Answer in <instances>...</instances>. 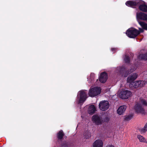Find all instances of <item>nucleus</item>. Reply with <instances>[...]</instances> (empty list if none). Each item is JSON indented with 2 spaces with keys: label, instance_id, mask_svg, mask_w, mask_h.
<instances>
[{
  "label": "nucleus",
  "instance_id": "f257e3e1",
  "mask_svg": "<svg viewBox=\"0 0 147 147\" xmlns=\"http://www.w3.org/2000/svg\"><path fill=\"white\" fill-rule=\"evenodd\" d=\"M125 4L127 6L131 7L135 6H139L140 9L144 12H147V5H145L144 2L142 0H135L128 1L126 2Z\"/></svg>",
  "mask_w": 147,
  "mask_h": 147
},
{
  "label": "nucleus",
  "instance_id": "f03ea898",
  "mask_svg": "<svg viewBox=\"0 0 147 147\" xmlns=\"http://www.w3.org/2000/svg\"><path fill=\"white\" fill-rule=\"evenodd\" d=\"M137 20L141 27L144 29L147 30V24L139 20H146L147 19V15L141 12H137L136 13Z\"/></svg>",
  "mask_w": 147,
  "mask_h": 147
},
{
  "label": "nucleus",
  "instance_id": "7ed1b4c3",
  "mask_svg": "<svg viewBox=\"0 0 147 147\" xmlns=\"http://www.w3.org/2000/svg\"><path fill=\"white\" fill-rule=\"evenodd\" d=\"M92 121L96 125H99L102 124L104 122H107L109 121V118L106 117L105 118L98 115H96L93 116Z\"/></svg>",
  "mask_w": 147,
  "mask_h": 147
},
{
  "label": "nucleus",
  "instance_id": "20e7f679",
  "mask_svg": "<svg viewBox=\"0 0 147 147\" xmlns=\"http://www.w3.org/2000/svg\"><path fill=\"white\" fill-rule=\"evenodd\" d=\"M139 31L134 28H131L129 29L126 32V34L127 36L131 38H134L140 34V32H142L143 30L142 29L139 28Z\"/></svg>",
  "mask_w": 147,
  "mask_h": 147
},
{
  "label": "nucleus",
  "instance_id": "39448f33",
  "mask_svg": "<svg viewBox=\"0 0 147 147\" xmlns=\"http://www.w3.org/2000/svg\"><path fill=\"white\" fill-rule=\"evenodd\" d=\"M87 92L85 90H81L78 92L76 102L78 104L82 103L87 98Z\"/></svg>",
  "mask_w": 147,
  "mask_h": 147
},
{
  "label": "nucleus",
  "instance_id": "423d86ee",
  "mask_svg": "<svg viewBox=\"0 0 147 147\" xmlns=\"http://www.w3.org/2000/svg\"><path fill=\"white\" fill-rule=\"evenodd\" d=\"M117 94L118 96L121 98L123 99H127L131 96L132 93L130 91L121 89L118 91Z\"/></svg>",
  "mask_w": 147,
  "mask_h": 147
},
{
  "label": "nucleus",
  "instance_id": "0eeeda50",
  "mask_svg": "<svg viewBox=\"0 0 147 147\" xmlns=\"http://www.w3.org/2000/svg\"><path fill=\"white\" fill-rule=\"evenodd\" d=\"M136 68V67L132 66L129 71H125L126 67L125 65H123L121 67H118L117 68V70L120 72H123L124 74V76L125 77H126L130 73L134 71Z\"/></svg>",
  "mask_w": 147,
  "mask_h": 147
},
{
  "label": "nucleus",
  "instance_id": "6e6552de",
  "mask_svg": "<svg viewBox=\"0 0 147 147\" xmlns=\"http://www.w3.org/2000/svg\"><path fill=\"white\" fill-rule=\"evenodd\" d=\"M146 84V82L143 80L136 81L134 82L129 84V86L131 88H137L144 86Z\"/></svg>",
  "mask_w": 147,
  "mask_h": 147
},
{
  "label": "nucleus",
  "instance_id": "1a4fd4ad",
  "mask_svg": "<svg viewBox=\"0 0 147 147\" xmlns=\"http://www.w3.org/2000/svg\"><path fill=\"white\" fill-rule=\"evenodd\" d=\"M101 92L100 88L95 87L91 88L89 90L88 94L89 96L94 97L100 94Z\"/></svg>",
  "mask_w": 147,
  "mask_h": 147
},
{
  "label": "nucleus",
  "instance_id": "9d476101",
  "mask_svg": "<svg viewBox=\"0 0 147 147\" xmlns=\"http://www.w3.org/2000/svg\"><path fill=\"white\" fill-rule=\"evenodd\" d=\"M100 109L102 111H105L109 109V104L107 100H102L100 101L98 105Z\"/></svg>",
  "mask_w": 147,
  "mask_h": 147
},
{
  "label": "nucleus",
  "instance_id": "9b49d317",
  "mask_svg": "<svg viewBox=\"0 0 147 147\" xmlns=\"http://www.w3.org/2000/svg\"><path fill=\"white\" fill-rule=\"evenodd\" d=\"M138 74L136 73H134L129 75L127 78V82L129 84L134 82V81L136 80L138 77Z\"/></svg>",
  "mask_w": 147,
  "mask_h": 147
},
{
  "label": "nucleus",
  "instance_id": "f8f14e48",
  "mask_svg": "<svg viewBox=\"0 0 147 147\" xmlns=\"http://www.w3.org/2000/svg\"><path fill=\"white\" fill-rule=\"evenodd\" d=\"M134 109L136 112L138 113L143 114L144 113V110L142 105L138 102L135 105Z\"/></svg>",
  "mask_w": 147,
  "mask_h": 147
},
{
  "label": "nucleus",
  "instance_id": "ddd939ff",
  "mask_svg": "<svg viewBox=\"0 0 147 147\" xmlns=\"http://www.w3.org/2000/svg\"><path fill=\"white\" fill-rule=\"evenodd\" d=\"M107 79V74L106 73L104 72L101 74L99 78V80L101 83H104L106 81Z\"/></svg>",
  "mask_w": 147,
  "mask_h": 147
},
{
  "label": "nucleus",
  "instance_id": "4468645a",
  "mask_svg": "<svg viewBox=\"0 0 147 147\" xmlns=\"http://www.w3.org/2000/svg\"><path fill=\"white\" fill-rule=\"evenodd\" d=\"M126 109V106L124 105L120 106L117 111V113L119 115H121L125 111Z\"/></svg>",
  "mask_w": 147,
  "mask_h": 147
},
{
  "label": "nucleus",
  "instance_id": "2eb2a0df",
  "mask_svg": "<svg viewBox=\"0 0 147 147\" xmlns=\"http://www.w3.org/2000/svg\"><path fill=\"white\" fill-rule=\"evenodd\" d=\"M103 142L100 140H96L93 143V147H102Z\"/></svg>",
  "mask_w": 147,
  "mask_h": 147
},
{
  "label": "nucleus",
  "instance_id": "dca6fc26",
  "mask_svg": "<svg viewBox=\"0 0 147 147\" xmlns=\"http://www.w3.org/2000/svg\"><path fill=\"white\" fill-rule=\"evenodd\" d=\"M96 111V108L93 105L90 106L88 109V113L90 114H92L95 112Z\"/></svg>",
  "mask_w": 147,
  "mask_h": 147
},
{
  "label": "nucleus",
  "instance_id": "f3484780",
  "mask_svg": "<svg viewBox=\"0 0 147 147\" xmlns=\"http://www.w3.org/2000/svg\"><path fill=\"white\" fill-rule=\"evenodd\" d=\"M137 138L139 139L140 142L147 143V141L146 138L142 136L138 135Z\"/></svg>",
  "mask_w": 147,
  "mask_h": 147
},
{
  "label": "nucleus",
  "instance_id": "a211bd4d",
  "mask_svg": "<svg viewBox=\"0 0 147 147\" xmlns=\"http://www.w3.org/2000/svg\"><path fill=\"white\" fill-rule=\"evenodd\" d=\"M138 102L142 105L147 106V101L145 99L140 98Z\"/></svg>",
  "mask_w": 147,
  "mask_h": 147
},
{
  "label": "nucleus",
  "instance_id": "6ab92c4d",
  "mask_svg": "<svg viewBox=\"0 0 147 147\" xmlns=\"http://www.w3.org/2000/svg\"><path fill=\"white\" fill-rule=\"evenodd\" d=\"M138 58L139 59L146 60H147V54H141L138 56Z\"/></svg>",
  "mask_w": 147,
  "mask_h": 147
},
{
  "label": "nucleus",
  "instance_id": "aec40b11",
  "mask_svg": "<svg viewBox=\"0 0 147 147\" xmlns=\"http://www.w3.org/2000/svg\"><path fill=\"white\" fill-rule=\"evenodd\" d=\"M95 77V74L93 73H92L90 74V78L88 77V81L91 82L94 80Z\"/></svg>",
  "mask_w": 147,
  "mask_h": 147
},
{
  "label": "nucleus",
  "instance_id": "412c9836",
  "mask_svg": "<svg viewBox=\"0 0 147 147\" xmlns=\"http://www.w3.org/2000/svg\"><path fill=\"white\" fill-rule=\"evenodd\" d=\"M63 131L62 130L60 131L57 134V137L59 139H61L63 138Z\"/></svg>",
  "mask_w": 147,
  "mask_h": 147
},
{
  "label": "nucleus",
  "instance_id": "4be33fe9",
  "mask_svg": "<svg viewBox=\"0 0 147 147\" xmlns=\"http://www.w3.org/2000/svg\"><path fill=\"white\" fill-rule=\"evenodd\" d=\"M133 117L132 115H130L126 116L125 119L127 121H128L131 119Z\"/></svg>",
  "mask_w": 147,
  "mask_h": 147
},
{
  "label": "nucleus",
  "instance_id": "5701e85b",
  "mask_svg": "<svg viewBox=\"0 0 147 147\" xmlns=\"http://www.w3.org/2000/svg\"><path fill=\"white\" fill-rule=\"evenodd\" d=\"M124 60L126 63H129V57L126 55L125 56V57L124 59Z\"/></svg>",
  "mask_w": 147,
  "mask_h": 147
},
{
  "label": "nucleus",
  "instance_id": "b1692460",
  "mask_svg": "<svg viewBox=\"0 0 147 147\" xmlns=\"http://www.w3.org/2000/svg\"><path fill=\"white\" fill-rule=\"evenodd\" d=\"M90 136V134L89 133H88L87 134V136H85V138L86 139H88L89 138Z\"/></svg>",
  "mask_w": 147,
  "mask_h": 147
},
{
  "label": "nucleus",
  "instance_id": "393cba45",
  "mask_svg": "<svg viewBox=\"0 0 147 147\" xmlns=\"http://www.w3.org/2000/svg\"><path fill=\"white\" fill-rule=\"evenodd\" d=\"M144 128L145 130L147 131V122L146 123Z\"/></svg>",
  "mask_w": 147,
  "mask_h": 147
},
{
  "label": "nucleus",
  "instance_id": "a878e982",
  "mask_svg": "<svg viewBox=\"0 0 147 147\" xmlns=\"http://www.w3.org/2000/svg\"><path fill=\"white\" fill-rule=\"evenodd\" d=\"M106 147H114L112 145H110L107 146Z\"/></svg>",
  "mask_w": 147,
  "mask_h": 147
},
{
  "label": "nucleus",
  "instance_id": "bb28decb",
  "mask_svg": "<svg viewBox=\"0 0 147 147\" xmlns=\"http://www.w3.org/2000/svg\"><path fill=\"white\" fill-rule=\"evenodd\" d=\"M116 50V48L114 49V48H112L111 49L112 51H115Z\"/></svg>",
  "mask_w": 147,
  "mask_h": 147
}]
</instances>
